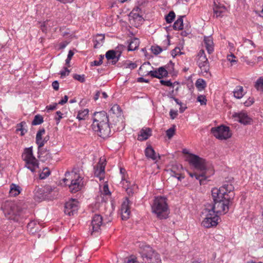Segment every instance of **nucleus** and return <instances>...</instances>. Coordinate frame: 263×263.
<instances>
[{"label": "nucleus", "mask_w": 263, "mask_h": 263, "mask_svg": "<svg viewBox=\"0 0 263 263\" xmlns=\"http://www.w3.org/2000/svg\"><path fill=\"white\" fill-rule=\"evenodd\" d=\"M175 167L173 166V170H167V172H168L169 173V174L170 175V176L171 177L176 178H177V179L178 180L181 181V179L182 178H183V177L181 176L180 173L176 172L175 171Z\"/></svg>", "instance_id": "obj_33"}, {"label": "nucleus", "mask_w": 263, "mask_h": 263, "mask_svg": "<svg viewBox=\"0 0 263 263\" xmlns=\"http://www.w3.org/2000/svg\"><path fill=\"white\" fill-rule=\"evenodd\" d=\"M65 176V178L63 179V181L66 183L67 181L70 180L71 183L69 185V187L71 192L76 193L81 189L83 182L82 179L79 175L73 172H66Z\"/></svg>", "instance_id": "obj_6"}, {"label": "nucleus", "mask_w": 263, "mask_h": 263, "mask_svg": "<svg viewBox=\"0 0 263 263\" xmlns=\"http://www.w3.org/2000/svg\"><path fill=\"white\" fill-rule=\"evenodd\" d=\"M139 45V41L137 38L132 39L129 43L128 50L129 51H134L137 49Z\"/></svg>", "instance_id": "obj_30"}, {"label": "nucleus", "mask_w": 263, "mask_h": 263, "mask_svg": "<svg viewBox=\"0 0 263 263\" xmlns=\"http://www.w3.org/2000/svg\"><path fill=\"white\" fill-rule=\"evenodd\" d=\"M3 212L8 219H12L13 216L18 214V208L12 201H6L2 207Z\"/></svg>", "instance_id": "obj_9"}, {"label": "nucleus", "mask_w": 263, "mask_h": 263, "mask_svg": "<svg viewBox=\"0 0 263 263\" xmlns=\"http://www.w3.org/2000/svg\"><path fill=\"white\" fill-rule=\"evenodd\" d=\"M185 16H179L173 24V28L176 30H181L183 29V17Z\"/></svg>", "instance_id": "obj_26"}, {"label": "nucleus", "mask_w": 263, "mask_h": 263, "mask_svg": "<svg viewBox=\"0 0 263 263\" xmlns=\"http://www.w3.org/2000/svg\"><path fill=\"white\" fill-rule=\"evenodd\" d=\"M56 114L57 115V117L55 118V119L58 121V123L59 122L61 119L62 118V115L63 114L61 113L60 111H58L56 112Z\"/></svg>", "instance_id": "obj_58"}, {"label": "nucleus", "mask_w": 263, "mask_h": 263, "mask_svg": "<svg viewBox=\"0 0 263 263\" xmlns=\"http://www.w3.org/2000/svg\"><path fill=\"white\" fill-rule=\"evenodd\" d=\"M211 131L214 136L219 140H227L232 136L230 128L224 125L212 127Z\"/></svg>", "instance_id": "obj_8"}, {"label": "nucleus", "mask_w": 263, "mask_h": 263, "mask_svg": "<svg viewBox=\"0 0 263 263\" xmlns=\"http://www.w3.org/2000/svg\"><path fill=\"white\" fill-rule=\"evenodd\" d=\"M121 54V52L120 51L110 50L106 52L105 57L108 60H111L112 63L115 64L119 60Z\"/></svg>", "instance_id": "obj_19"}, {"label": "nucleus", "mask_w": 263, "mask_h": 263, "mask_svg": "<svg viewBox=\"0 0 263 263\" xmlns=\"http://www.w3.org/2000/svg\"><path fill=\"white\" fill-rule=\"evenodd\" d=\"M231 200L214 201L213 210L216 211L217 214H225L229 211V203Z\"/></svg>", "instance_id": "obj_11"}, {"label": "nucleus", "mask_w": 263, "mask_h": 263, "mask_svg": "<svg viewBox=\"0 0 263 263\" xmlns=\"http://www.w3.org/2000/svg\"><path fill=\"white\" fill-rule=\"evenodd\" d=\"M43 118L40 115L35 116L32 122V124L33 125H40L43 122Z\"/></svg>", "instance_id": "obj_38"}, {"label": "nucleus", "mask_w": 263, "mask_h": 263, "mask_svg": "<svg viewBox=\"0 0 263 263\" xmlns=\"http://www.w3.org/2000/svg\"><path fill=\"white\" fill-rule=\"evenodd\" d=\"M204 44L209 54L213 53L214 50L213 38L211 36L204 37Z\"/></svg>", "instance_id": "obj_20"}, {"label": "nucleus", "mask_w": 263, "mask_h": 263, "mask_svg": "<svg viewBox=\"0 0 263 263\" xmlns=\"http://www.w3.org/2000/svg\"><path fill=\"white\" fill-rule=\"evenodd\" d=\"M170 115L172 119H174L178 115L177 111L171 109L170 111Z\"/></svg>", "instance_id": "obj_53"}, {"label": "nucleus", "mask_w": 263, "mask_h": 263, "mask_svg": "<svg viewBox=\"0 0 263 263\" xmlns=\"http://www.w3.org/2000/svg\"><path fill=\"white\" fill-rule=\"evenodd\" d=\"M55 187H52L50 185H45L42 189L40 190V192L44 194V196L46 197L48 195L51 194L52 192H54L55 190Z\"/></svg>", "instance_id": "obj_31"}, {"label": "nucleus", "mask_w": 263, "mask_h": 263, "mask_svg": "<svg viewBox=\"0 0 263 263\" xmlns=\"http://www.w3.org/2000/svg\"><path fill=\"white\" fill-rule=\"evenodd\" d=\"M79 202L76 199H71L65 204V213L69 216L73 215L78 210Z\"/></svg>", "instance_id": "obj_13"}, {"label": "nucleus", "mask_w": 263, "mask_h": 263, "mask_svg": "<svg viewBox=\"0 0 263 263\" xmlns=\"http://www.w3.org/2000/svg\"><path fill=\"white\" fill-rule=\"evenodd\" d=\"M211 192L213 201L233 200L235 196L234 186L231 184H225L219 188H213Z\"/></svg>", "instance_id": "obj_3"}, {"label": "nucleus", "mask_w": 263, "mask_h": 263, "mask_svg": "<svg viewBox=\"0 0 263 263\" xmlns=\"http://www.w3.org/2000/svg\"><path fill=\"white\" fill-rule=\"evenodd\" d=\"M160 83L164 86H172L173 84L171 81H165V80H160Z\"/></svg>", "instance_id": "obj_54"}, {"label": "nucleus", "mask_w": 263, "mask_h": 263, "mask_svg": "<svg viewBox=\"0 0 263 263\" xmlns=\"http://www.w3.org/2000/svg\"><path fill=\"white\" fill-rule=\"evenodd\" d=\"M175 17V14L174 11H172L165 16V20L167 23H172Z\"/></svg>", "instance_id": "obj_39"}, {"label": "nucleus", "mask_w": 263, "mask_h": 263, "mask_svg": "<svg viewBox=\"0 0 263 263\" xmlns=\"http://www.w3.org/2000/svg\"><path fill=\"white\" fill-rule=\"evenodd\" d=\"M52 86L55 90H58L59 88V84L57 81H54L52 83Z\"/></svg>", "instance_id": "obj_57"}, {"label": "nucleus", "mask_w": 263, "mask_h": 263, "mask_svg": "<svg viewBox=\"0 0 263 263\" xmlns=\"http://www.w3.org/2000/svg\"><path fill=\"white\" fill-rule=\"evenodd\" d=\"M70 70L67 68L64 67V70L60 71V74L62 78L65 77L69 74Z\"/></svg>", "instance_id": "obj_50"}, {"label": "nucleus", "mask_w": 263, "mask_h": 263, "mask_svg": "<svg viewBox=\"0 0 263 263\" xmlns=\"http://www.w3.org/2000/svg\"><path fill=\"white\" fill-rule=\"evenodd\" d=\"M73 78L75 80H77L82 83H83L85 81V76L84 74L80 75V74H75L73 75Z\"/></svg>", "instance_id": "obj_47"}, {"label": "nucleus", "mask_w": 263, "mask_h": 263, "mask_svg": "<svg viewBox=\"0 0 263 263\" xmlns=\"http://www.w3.org/2000/svg\"><path fill=\"white\" fill-rule=\"evenodd\" d=\"M235 58L236 57L233 54H231L227 56L228 60L230 61L232 64L236 63V61L235 60Z\"/></svg>", "instance_id": "obj_52"}, {"label": "nucleus", "mask_w": 263, "mask_h": 263, "mask_svg": "<svg viewBox=\"0 0 263 263\" xmlns=\"http://www.w3.org/2000/svg\"><path fill=\"white\" fill-rule=\"evenodd\" d=\"M138 82H146V83H148V80H146V79H144L142 77H140V78H139L138 79Z\"/></svg>", "instance_id": "obj_63"}, {"label": "nucleus", "mask_w": 263, "mask_h": 263, "mask_svg": "<svg viewBox=\"0 0 263 263\" xmlns=\"http://www.w3.org/2000/svg\"><path fill=\"white\" fill-rule=\"evenodd\" d=\"M127 263H139L136 257H133L129 259Z\"/></svg>", "instance_id": "obj_60"}, {"label": "nucleus", "mask_w": 263, "mask_h": 263, "mask_svg": "<svg viewBox=\"0 0 263 263\" xmlns=\"http://www.w3.org/2000/svg\"><path fill=\"white\" fill-rule=\"evenodd\" d=\"M126 68H129L130 69H134L137 67V64L135 63H126L125 65Z\"/></svg>", "instance_id": "obj_51"}, {"label": "nucleus", "mask_w": 263, "mask_h": 263, "mask_svg": "<svg viewBox=\"0 0 263 263\" xmlns=\"http://www.w3.org/2000/svg\"><path fill=\"white\" fill-rule=\"evenodd\" d=\"M139 248L140 253L144 263L158 262L160 260L159 254L149 245L141 242Z\"/></svg>", "instance_id": "obj_5"}, {"label": "nucleus", "mask_w": 263, "mask_h": 263, "mask_svg": "<svg viewBox=\"0 0 263 263\" xmlns=\"http://www.w3.org/2000/svg\"><path fill=\"white\" fill-rule=\"evenodd\" d=\"M214 13L216 15V17L220 16L223 12L221 9L218 7H215L213 8Z\"/></svg>", "instance_id": "obj_48"}, {"label": "nucleus", "mask_w": 263, "mask_h": 263, "mask_svg": "<svg viewBox=\"0 0 263 263\" xmlns=\"http://www.w3.org/2000/svg\"><path fill=\"white\" fill-rule=\"evenodd\" d=\"M21 190L20 186L12 183L10 185L9 194L11 196L15 197L20 194Z\"/></svg>", "instance_id": "obj_25"}, {"label": "nucleus", "mask_w": 263, "mask_h": 263, "mask_svg": "<svg viewBox=\"0 0 263 263\" xmlns=\"http://www.w3.org/2000/svg\"><path fill=\"white\" fill-rule=\"evenodd\" d=\"M151 132L152 130L149 128H142L138 135V140L143 141L147 139L151 136Z\"/></svg>", "instance_id": "obj_22"}, {"label": "nucleus", "mask_w": 263, "mask_h": 263, "mask_svg": "<svg viewBox=\"0 0 263 263\" xmlns=\"http://www.w3.org/2000/svg\"><path fill=\"white\" fill-rule=\"evenodd\" d=\"M233 117L237 118V120L245 125L250 124L251 122V119L248 116L247 114L244 111H241L239 113H235Z\"/></svg>", "instance_id": "obj_18"}, {"label": "nucleus", "mask_w": 263, "mask_h": 263, "mask_svg": "<svg viewBox=\"0 0 263 263\" xmlns=\"http://www.w3.org/2000/svg\"><path fill=\"white\" fill-rule=\"evenodd\" d=\"M68 99V96L65 95L64 98L59 101V104L61 105H63L64 104L66 103L67 102Z\"/></svg>", "instance_id": "obj_59"}, {"label": "nucleus", "mask_w": 263, "mask_h": 263, "mask_svg": "<svg viewBox=\"0 0 263 263\" xmlns=\"http://www.w3.org/2000/svg\"><path fill=\"white\" fill-rule=\"evenodd\" d=\"M102 63V59H100L98 61H94L93 64L95 66L100 65Z\"/></svg>", "instance_id": "obj_62"}, {"label": "nucleus", "mask_w": 263, "mask_h": 263, "mask_svg": "<svg viewBox=\"0 0 263 263\" xmlns=\"http://www.w3.org/2000/svg\"><path fill=\"white\" fill-rule=\"evenodd\" d=\"M206 216L205 218H210V219L213 218H217V220L219 219V216L216 214V212L215 210H213V208L211 210H209L208 211L207 210H205V213H206Z\"/></svg>", "instance_id": "obj_36"}, {"label": "nucleus", "mask_w": 263, "mask_h": 263, "mask_svg": "<svg viewBox=\"0 0 263 263\" xmlns=\"http://www.w3.org/2000/svg\"><path fill=\"white\" fill-rule=\"evenodd\" d=\"M102 217L100 215H95L91 221L92 233L99 232L102 224Z\"/></svg>", "instance_id": "obj_17"}, {"label": "nucleus", "mask_w": 263, "mask_h": 263, "mask_svg": "<svg viewBox=\"0 0 263 263\" xmlns=\"http://www.w3.org/2000/svg\"><path fill=\"white\" fill-rule=\"evenodd\" d=\"M233 94L234 97L237 99L242 98L245 95L243 87L241 86H236L233 91Z\"/></svg>", "instance_id": "obj_29"}, {"label": "nucleus", "mask_w": 263, "mask_h": 263, "mask_svg": "<svg viewBox=\"0 0 263 263\" xmlns=\"http://www.w3.org/2000/svg\"><path fill=\"white\" fill-rule=\"evenodd\" d=\"M218 223L217 218L214 217L211 219L210 218H204L202 222V224L205 228H209L217 226Z\"/></svg>", "instance_id": "obj_21"}, {"label": "nucleus", "mask_w": 263, "mask_h": 263, "mask_svg": "<svg viewBox=\"0 0 263 263\" xmlns=\"http://www.w3.org/2000/svg\"><path fill=\"white\" fill-rule=\"evenodd\" d=\"M111 192L109 191L108 186L107 183H105L103 187V190L101 191V196H110Z\"/></svg>", "instance_id": "obj_40"}, {"label": "nucleus", "mask_w": 263, "mask_h": 263, "mask_svg": "<svg viewBox=\"0 0 263 263\" xmlns=\"http://www.w3.org/2000/svg\"><path fill=\"white\" fill-rule=\"evenodd\" d=\"M197 58V64L201 72L207 73L209 70V63L203 49H201L199 51Z\"/></svg>", "instance_id": "obj_10"}, {"label": "nucleus", "mask_w": 263, "mask_h": 263, "mask_svg": "<svg viewBox=\"0 0 263 263\" xmlns=\"http://www.w3.org/2000/svg\"><path fill=\"white\" fill-rule=\"evenodd\" d=\"M138 189V186L134 184L132 187H127L126 190L127 194L129 196H133V195L136 192Z\"/></svg>", "instance_id": "obj_41"}, {"label": "nucleus", "mask_w": 263, "mask_h": 263, "mask_svg": "<svg viewBox=\"0 0 263 263\" xmlns=\"http://www.w3.org/2000/svg\"><path fill=\"white\" fill-rule=\"evenodd\" d=\"M246 42L249 44L248 46H245L244 48V52L245 54H251L253 52V49L255 47V45L253 42L250 40H247Z\"/></svg>", "instance_id": "obj_27"}, {"label": "nucleus", "mask_w": 263, "mask_h": 263, "mask_svg": "<svg viewBox=\"0 0 263 263\" xmlns=\"http://www.w3.org/2000/svg\"><path fill=\"white\" fill-rule=\"evenodd\" d=\"M177 3L185 4L188 3L190 0H176Z\"/></svg>", "instance_id": "obj_61"}, {"label": "nucleus", "mask_w": 263, "mask_h": 263, "mask_svg": "<svg viewBox=\"0 0 263 263\" xmlns=\"http://www.w3.org/2000/svg\"><path fill=\"white\" fill-rule=\"evenodd\" d=\"M255 88L263 93V77L258 79L255 84Z\"/></svg>", "instance_id": "obj_34"}, {"label": "nucleus", "mask_w": 263, "mask_h": 263, "mask_svg": "<svg viewBox=\"0 0 263 263\" xmlns=\"http://www.w3.org/2000/svg\"><path fill=\"white\" fill-rule=\"evenodd\" d=\"M57 106V103H54V104H50V105H48V106H46V109L48 111L52 110H54V109H55L56 108Z\"/></svg>", "instance_id": "obj_56"}, {"label": "nucleus", "mask_w": 263, "mask_h": 263, "mask_svg": "<svg viewBox=\"0 0 263 263\" xmlns=\"http://www.w3.org/2000/svg\"><path fill=\"white\" fill-rule=\"evenodd\" d=\"M151 50L152 52L156 55L159 54L162 51V48L158 46H152Z\"/></svg>", "instance_id": "obj_45"}, {"label": "nucleus", "mask_w": 263, "mask_h": 263, "mask_svg": "<svg viewBox=\"0 0 263 263\" xmlns=\"http://www.w3.org/2000/svg\"><path fill=\"white\" fill-rule=\"evenodd\" d=\"M89 112V110L88 109H85L83 110L79 111L77 118L79 120H83L85 119V118L87 117Z\"/></svg>", "instance_id": "obj_35"}, {"label": "nucleus", "mask_w": 263, "mask_h": 263, "mask_svg": "<svg viewBox=\"0 0 263 263\" xmlns=\"http://www.w3.org/2000/svg\"><path fill=\"white\" fill-rule=\"evenodd\" d=\"M73 54H74L72 50H69L68 52V55H67L68 59H71V58L72 57Z\"/></svg>", "instance_id": "obj_64"}, {"label": "nucleus", "mask_w": 263, "mask_h": 263, "mask_svg": "<svg viewBox=\"0 0 263 263\" xmlns=\"http://www.w3.org/2000/svg\"><path fill=\"white\" fill-rule=\"evenodd\" d=\"M28 230L31 233L33 234L39 232L41 230V227L39 223L35 221H32L28 223L27 225Z\"/></svg>", "instance_id": "obj_24"}, {"label": "nucleus", "mask_w": 263, "mask_h": 263, "mask_svg": "<svg viewBox=\"0 0 263 263\" xmlns=\"http://www.w3.org/2000/svg\"><path fill=\"white\" fill-rule=\"evenodd\" d=\"M26 125L25 122H22L20 123L17 125L16 131H21V136H23L25 135L26 133H27V130L24 127Z\"/></svg>", "instance_id": "obj_37"}, {"label": "nucleus", "mask_w": 263, "mask_h": 263, "mask_svg": "<svg viewBox=\"0 0 263 263\" xmlns=\"http://www.w3.org/2000/svg\"><path fill=\"white\" fill-rule=\"evenodd\" d=\"M182 54H183V53L181 51L180 48L178 47H176L171 51V54L173 57H175L178 55H181Z\"/></svg>", "instance_id": "obj_44"}, {"label": "nucleus", "mask_w": 263, "mask_h": 263, "mask_svg": "<svg viewBox=\"0 0 263 263\" xmlns=\"http://www.w3.org/2000/svg\"><path fill=\"white\" fill-rule=\"evenodd\" d=\"M195 86L199 90L201 91L205 88L206 82L204 80L199 79L196 81Z\"/></svg>", "instance_id": "obj_32"}, {"label": "nucleus", "mask_w": 263, "mask_h": 263, "mask_svg": "<svg viewBox=\"0 0 263 263\" xmlns=\"http://www.w3.org/2000/svg\"><path fill=\"white\" fill-rule=\"evenodd\" d=\"M22 157L25 162V166L32 172H34L39 167V162L33 155L32 147L26 148Z\"/></svg>", "instance_id": "obj_7"}, {"label": "nucleus", "mask_w": 263, "mask_h": 263, "mask_svg": "<svg viewBox=\"0 0 263 263\" xmlns=\"http://www.w3.org/2000/svg\"><path fill=\"white\" fill-rule=\"evenodd\" d=\"M175 127H171L168 129L166 132V136L169 138L171 139L173 137L174 135L175 134Z\"/></svg>", "instance_id": "obj_46"}, {"label": "nucleus", "mask_w": 263, "mask_h": 263, "mask_svg": "<svg viewBox=\"0 0 263 263\" xmlns=\"http://www.w3.org/2000/svg\"><path fill=\"white\" fill-rule=\"evenodd\" d=\"M111 110L113 111V112H114V113H115V114L116 113V111H118L117 113H118V112H120L121 111V109H120V108L119 106V105H117V104H116V105H114V106L112 107V108H111Z\"/></svg>", "instance_id": "obj_55"}, {"label": "nucleus", "mask_w": 263, "mask_h": 263, "mask_svg": "<svg viewBox=\"0 0 263 263\" xmlns=\"http://www.w3.org/2000/svg\"><path fill=\"white\" fill-rule=\"evenodd\" d=\"M45 134V130L44 128L40 129L36 133V143L38 145V149H40L42 148L49 139L48 136H46L44 138H42L43 135Z\"/></svg>", "instance_id": "obj_15"}, {"label": "nucleus", "mask_w": 263, "mask_h": 263, "mask_svg": "<svg viewBox=\"0 0 263 263\" xmlns=\"http://www.w3.org/2000/svg\"><path fill=\"white\" fill-rule=\"evenodd\" d=\"M189 162L190 164L193 165L196 170L201 172L199 174L189 173V175L192 177H195L197 180H199L200 183L201 184L202 180L206 179L205 176L206 170L205 160L197 155L191 154L189 157Z\"/></svg>", "instance_id": "obj_4"}, {"label": "nucleus", "mask_w": 263, "mask_h": 263, "mask_svg": "<svg viewBox=\"0 0 263 263\" xmlns=\"http://www.w3.org/2000/svg\"><path fill=\"white\" fill-rule=\"evenodd\" d=\"M145 154L146 157L151 158L153 160H157V158H160V157L157 155L154 149L151 147H147L145 150Z\"/></svg>", "instance_id": "obj_23"}, {"label": "nucleus", "mask_w": 263, "mask_h": 263, "mask_svg": "<svg viewBox=\"0 0 263 263\" xmlns=\"http://www.w3.org/2000/svg\"><path fill=\"white\" fill-rule=\"evenodd\" d=\"M152 210L158 218H167L170 212L166 198L162 196L156 197L152 205Z\"/></svg>", "instance_id": "obj_2"}, {"label": "nucleus", "mask_w": 263, "mask_h": 263, "mask_svg": "<svg viewBox=\"0 0 263 263\" xmlns=\"http://www.w3.org/2000/svg\"><path fill=\"white\" fill-rule=\"evenodd\" d=\"M131 203L127 198L122 202L121 208V216L123 220H127L129 218L130 211V206Z\"/></svg>", "instance_id": "obj_14"}, {"label": "nucleus", "mask_w": 263, "mask_h": 263, "mask_svg": "<svg viewBox=\"0 0 263 263\" xmlns=\"http://www.w3.org/2000/svg\"><path fill=\"white\" fill-rule=\"evenodd\" d=\"M105 165V159L104 158H101L98 163L94 166L95 176L99 178L100 180H102L104 178Z\"/></svg>", "instance_id": "obj_12"}, {"label": "nucleus", "mask_w": 263, "mask_h": 263, "mask_svg": "<svg viewBox=\"0 0 263 263\" xmlns=\"http://www.w3.org/2000/svg\"><path fill=\"white\" fill-rule=\"evenodd\" d=\"M159 76H160V79L163 77H166L168 74L167 71L163 67H161L158 69Z\"/></svg>", "instance_id": "obj_42"}, {"label": "nucleus", "mask_w": 263, "mask_h": 263, "mask_svg": "<svg viewBox=\"0 0 263 263\" xmlns=\"http://www.w3.org/2000/svg\"><path fill=\"white\" fill-rule=\"evenodd\" d=\"M91 127L98 136L103 138L109 137L111 130L107 113L104 111L94 112Z\"/></svg>", "instance_id": "obj_1"}, {"label": "nucleus", "mask_w": 263, "mask_h": 263, "mask_svg": "<svg viewBox=\"0 0 263 263\" xmlns=\"http://www.w3.org/2000/svg\"><path fill=\"white\" fill-rule=\"evenodd\" d=\"M104 40L105 36L103 34H100L97 35L94 39V42L95 43L94 47L98 48L102 46L104 43Z\"/></svg>", "instance_id": "obj_28"}, {"label": "nucleus", "mask_w": 263, "mask_h": 263, "mask_svg": "<svg viewBox=\"0 0 263 263\" xmlns=\"http://www.w3.org/2000/svg\"><path fill=\"white\" fill-rule=\"evenodd\" d=\"M50 174V171L48 168L43 169V172L40 175V177L41 179H44L48 177Z\"/></svg>", "instance_id": "obj_43"}, {"label": "nucleus", "mask_w": 263, "mask_h": 263, "mask_svg": "<svg viewBox=\"0 0 263 263\" xmlns=\"http://www.w3.org/2000/svg\"><path fill=\"white\" fill-rule=\"evenodd\" d=\"M197 101L200 103L201 105H205L206 103V99L204 96L200 95L198 96Z\"/></svg>", "instance_id": "obj_49"}, {"label": "nucleus", "mask_w": 263, "mask_h": 263, "mask_svg": "<svg viewBox=\"0 0 263 263\" xmlns=\"http://www.w3.org/2000/svg\"><path fill=\"white\" fill-rule=\"evenodd\" d=\"M149 66V63H148L147 64L144 63L143 65L141 66V67L139 68V74L142 76H147V75H150L153 78H156L158 79H160V76H159V72H158V69L156 70H150V71H144L145 69H146V67Z\"/></svg>", "instance_id": "obj_16"}]
</instances>
